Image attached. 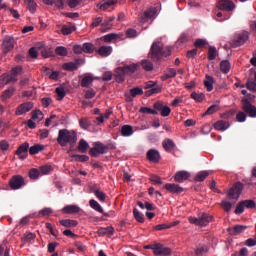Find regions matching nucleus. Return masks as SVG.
Segmentation results:
<instances>
[{"label": "nucleus", "mask_w": 256, "mask_h": 256, "mask_svg": "<svg viewBox=\"0 0 256 256\" xmlns=\"http://www.w3.org/2000/svg\"><path fill=\"white\" fill-rule=\"evenodd\" d=\"M57 143L61 147H75L77 143V132L68 129H61L58 132Z\"/></svg>", "instance_id": "nucleus-1"}, {"label": "nucleus", "mask_w": 256, "mask_h": 256, "mask_svg": "<svg viewBox=\"0 0 256 256\" xmlns=\"http://www.w3.org/2000/svg\"><path fill=\"white\" fill-rule=\"evenodd\" d=\"M152 61L159 62L163 57H169L171 55V49L164 47L161 42H153L149 52Z\"/></svg>", "instance_id": "nucleus-2"}, {"label": "nucleus", "mask_w": 256, "mask_h": 256, "mask_svg": "<svg viewBox=\"0 0 256 256\" xmlns=\"http://www.w3.org/2000/svg\"><path fill=\"white\" fill-rule=\"evenodd\" d=\"M107 151H109V147L101 142H95L94 147L89 150V155L91 157H99V155H105Z\"/></svg>", "instance_id": "nucleus-3"}, {"label": "nucleus", "mask_w": 256, "mask_h": 256, "mask_svg": "<svg viewBox=\"0 0 256 256\" xmlns=\"http://www.w3.org/2000/svg\"><path fill=\"white\" fill-rule=\"evenodd\" d=\"M245 185L241 182H236L228 191L229 199H239L243 193Z\"/></svg>", "instance_id": "nucleus-4"}, {"label": "nucleus", "mask_w": 256, "mask_h": 256, "mask_svg": "<svg viewBox=\"0 0 256 256\" xmlns=\"http://www.w3.org/2000/svg\"><path fill=\"white\" fill-rule=\"evenodd\" d=\"M9 187L12 189V191H17L21 189L22 187H25V178L21 175H14L9 180Z\"/></svg>", "instance_id": "nucleus-5"}, {"label": "nucleus", "mask_w": 256, "mask_h": 256, "mask_svg": "<svg viewBox=\"0 0 256 256\" xmlns=\"http://www.w3.org/2000/svg\"><path fill=\"white\" fill-rule=\"evenodd\" d=\"M249 41V33L248 32H242L236 35V37L232 40L231 46L236 48V47H241V45H245Z\"/></svg>", "instance_id": "nucleus-6"}, {"label": "nucleus", "mask_w": 256, "mask_h": 256, "mask_svg": "<svg viewBox=\"0 0 256 256\" xmlns=\"http://www.w3.org/2000/svg\"><path fill=\"white\" fill-rule=\"evenodd\" d=\"M242 109L250 117H256V107L247 98L242 99Z\"/></svg>", "instance_id": "nucleus-7"}, {"label": "nucleus", "mask_w": 256, "mask_h": 256, "mask_svg": "<svg viewBox=\"0 0 256 256\" xmlns=\"http://www.w3.org/2000/svg\"><path fill=\"white\" fill-rule=\"evenodd\" d=\"M15 47V39L11 36H6L2 43V51L7 55V53H10V51H13V48Z\"/></svg>", "instance_id": "nucleus-8"}, {"label": "nucleus", "mask_w": 256, "mask_h": 256, "mask_svg": "<svg viewBox=\"0 0 256 256\" xmlns=\"http://www.w3.org/2000/svg\"><path fill=\"white\" fill-rule=\"evenodd\" d=\"M171 248L163 246V244H154V255L156 256H169L171 255Z\"/></svg>", "instance_id": "nucleus-9"}, {"label": "nucleus", "mask_w": 256, "mask_h": 256, "mask_svg": "<svg viewBox=\"0 0 256 256\" xmlns=\"http://www.w3.org/2000/svg\"><path fill=\"white\" fill-rule=\"evenodd\" d=\"M217 8L220 11H233L235 9V3H233L231 0H220L217 3Z\"/></svg>", "instance_id": "nucleus-10"}, {"label": "nucleus", "mask_w": 256, "mask_h": 256, "mask_svg": "<svg viewBox=\"0 0 256 256\" xmlns=\"http://www.w3.org/2000/svg\"><path fill=\"white\" fill-rule=\"evenodd\" d=\"M153 107L156 109L157 113L160 111V115L162 117H169V115H171V108H169V106L163 105V103L159 101L154 103Z\"/></svg>", "instance_id": "nucleus-11"}, {"label": "nucleus", "mask_w": 256, "mask_h": 256, "mask_svg": "<svg viewBox=\"0 0 256 256\" xmlns=\"http://www.w3.org/2000/svg\"><path fill=\"white\" fill-rule=\"evenodd\" d=\"M28 153H29V144L27 142L21 144L16 150V155L18 159H21L22 161L24 159H27Z\"/></svg>", "instance_id": "nucleus-12"}, {"label": "nucleus", "mask_w": 256, "mask_h": 256, "mask_svg": "<svg viewBox=\"0 0 256 256\" xmlns=\"http://www.w3.org/2000/svg\"><path fill=\"white\" fill-rule=\"evenodd\" d=\"M146 157L150 163H159L161 161V154L156 149L148 150Z\"/></svg>", "instance_id": "nucleus-13"}, {"label": "nucleus", "mask_w": 256, "mask_h": 256, "mask_svg": "<svg viewBox=\"0 0 256 256\" xmlns=\"http://www.w3.org/2000/svg\"><path fill=\"white\" fill-rule=\"evenodd\" d=\"M164 189L168 191L169 193L177 194L183 193L184 189L183 187L179 186V184L175 183H167L164 185Z\"/></svg>", "instance_id": "nucleus-14"}, {"label": "nucleus", "mask_w": 256, "mask_h": 256, "mask_svg": "<svg viewBox=\"0 0 256 256\" xmlns=\"http://www.w3.org/2000/svg\"><path fill=\"white\" fill-rule=\"evenodd\" d=\"M33 109L32 102H25L18 106L16 109V115H25V113H29L30 110Z\"/></svg>", "instance_id": "nucleus-15"}, {"label": "nucleus", "mask_w": 256, "mask_h": 256, "mask_svg": "<svg viewBox=\"0 0 256 256\" xmlns=\"http://www.w3.org/2000/svg\"><path fill=\"white\" fill-rule=\"evenodd\" d=\"M248 228L249 226L246 225H235L232 228H228V232L232 236H237L241 235V233H245V231H247Z\"/></svg>", "instance_id": "nucleus-16"}, {"label": "nucleus", "mask_w": 256, "mask_h": 256, "mask_svg": "<svg viewBox=\"0 0 256 256\" xmlns=\"http://www.w3.org/2000/svg\"><path fill=\"white\" fill-rule=\"evenodd\" d=\"M89 205L91 209H93L94 211H97V213H101L102 215H104V217H109V213L103 210V207L101 206V204H99V202H97V200L91 199L89 201Z\"/></svg>", "instance_id": "nucleus-17"}, {"label": "nucleus", "mask_w": 256, "mask_h": 256, "mask_svg": "<svg viewBox=\"0 0 256 256\" xmlns=\"http://www.w3.org/2000/svg\"><path fill=\"white\" fill-rule=\"evenodd\" d=\"M191 177V174L185 170L182 171H178L175 176H174V181H176V183H183L185 181H187V179H189Z\"/></svg>", "instance_id": "nucleus-18"}, {"label": "nucleus", "mask_w": 256, "mask_h": 256, "mask_svg": "<svg viewBox=\"0 0 256 256\" xmlns=\"http://www.w3.org/2000/svg\"><path fill=\"white\" fill-rule=\"evenodd\" d=\"M125 75L127 74L125 73L123 67L116 68L114 73L116 83H123L125 81Z\"/></svg>", "instance_id": "nucleus-19"}, {"label": "nucleus", "mask_w": 256, "mask_h": 256, "mask_svg": "<svg viewBox=\"0 0 256 256\" xmlns=\"http://www.w3.org/2000/svg\"><path fill=\"white\" fill-rule=\"evenodd\" d=\"M96 53L100 55V57H109L113 53V47L111 46H101L96 50Z\"/></svg>", "instance_id": "nucleus-20"}, {"label": "nucleus", "mask_w": 256, "mask_h": 256, "mask_svg": "<svg viewBox=\"0 0 256 256\" xmlns=\"http://www.w3.org/2000/svg\"><path fill=\"white\" fill-rule=\"evenodd\" d=\"M200 227H207L213 221V216L207 213H202L199 215Z\"/></svg>", "instance_id": "nucleus-21"}, {"label": "nucleus", "mask_w": 256, "mask_h": 256, "mask_svg": "<svg viewBox=\"0 0 256 256\" xmlns=\"http://www.w3.org/2000/svg\"><path fill=\"white\" fill-rule=\"evenodd\" d=\"M113 21H115V16H110L106 20L102 21L101 32L106 33L107 31H110V29L113 28V25H111V22Z\"/></svg>", "instance_id": "nucleus-22"}, {"label": "nucleus", "mask_w": 256, "mask_h": 256, "mask_svg": "<svg viewBox=\"0 0 256 256\" xmlns=\"http://www.w3.org/2000/svg\"><path fill=\"white\" fill-rule=\"evenodd\" d=\"M157 13V8H149L143 15L139 18L142 23H145L148 19H151Z\"/></svg>", "instance_id": "nucleus-23"}, {"label": "nucleus", "mask_w": 256, "mask_h": 256, "mask_svg": "<svg viewBox=\"0 0 256 256\" xmlns=\"http://www.w3.org/2000/svg\"><path fill=\"white\" fill-rule=\"evenodd\" d=\"M79 211H81V208L77 205H67L62 209V213L66 215H75V213H79Z\"/></svg>", "instance_id": "nucleus-24"}, {"label": "nucleus", "mask_w": 256, "mask_h": 256, "mask_svg": "<svg viewBox=\"0 0 256 256\" xmlns=\"http://www.w3.org/2000/svg\"><path fill=\"white\" fill-rule=\"evenodd\" d=\"M120 133L122 137H131L135 131L133 130V126L131 125H123L120 129Z\"/></svg>", "instance_id": "nucleus-25"}, {"label": "nucleus", "mask_w": 256, "mask_h": 256, "mask_svg": "<svg viewBox=\"0 0 256 256\" xmlns=\"http://www.w3.org/2000/svg\"><path fill=\"white\" fill-rule=\"evenodd\" d=\"M228 127H230V124L225 120H219L214 123V129H216V131H227Z\"/></svg>", "instance_id": "nucleus-26"}, {"label": "nucleus", "mask_w": 256, "mask_h": 256, "mask_svg": "<svg viewBox=\"0 0 256 256\" xmlns=\"http://www.w3.org/2000/svg\"><path fill=\"white\" fill-rule=\"evenodd\" d=\"M162 146L163 149L167 152V153H171V151H173V149H175V142H173V140L167 138L162 142Z\"/></svg>", "instance_id": "nucleus-27"}, {"label": "nucleus", "mask_w": 256, "mask_h": 256, "mask_svg": "<svg viewBox=\"0 0 256 256\" xmlns=\"http://www.w3.org/2000/svg\"><path fill=\"white\" fill-rule=\"evenodd\" d=\"M115 3H117V0H103L100 4H98V7L101 9V11H107V9H109V7L112 5H115Z\"/></svg>", "instance_id": "nucleus-28"}, {"label": "nucleus", "mask_w": 256, "mask_h": 256, "mask_svg": "<svg viewBox=\"0 0 256 256\" xmlns=\"http://www.w3.org/2000/svg\"><path fill=\"white\" fill-rule=\"evenodd\" d=\"M92 193H94L95 197L100 201L101 203H105V199H107V194L103 192L101 189H93Z\"/></svg>", "instance_id": "nucleus-29"}, {"label": "nucleus", "mask_w": 256, "mask_h": 256, "mask_svg": "<svg viewBox=\"0 0 256 256\" xmlns=\"http://www.w3.org/2000/svg\"><path fill=\"white\" fill-rule=\"evenodd\" d=\"M138 68H139V65L137 64H129V65H124L122 67L126 75H133V73H135V71H137Z\"/></svg>", "instance_id": "nucleus-30"}, {"label": "nucleus", "mask_w": 256, "mask_h": 256, "mask_svg": "<svg viewBox=\"0 0 256 256\" xmlns=\"http://www.w3.org/2000/svg\"><path fill=\"white\" fill-rule=\"evenodd\" d=\"M220 71L224 73V75H227V73L231 71V63L229 62V60H222L220 62Z\"/></svg>", "instance_id": "nucleus-31"}, {"label": "nucleus", "mask_w": 256, "mask_h": 256, "mask_svg": "<svg viewBox=\"0 0 256 256\" xmlns=\"http://www.w3.org/2000/svg\"><path fill=\"white\" fill-rule=\"evenodd\" d=\"M207 177H209V171H207V170L200 171L196 174L194 181L201 183V182L205 181L207 179Z\"/></svg>", "instance_id": "nucleus-32"}, {"label": "nucleus", "mask_w": 256, "mask_h": 256, "mask_svg": "<svg viewBox=\"0 0 256 256\" xmlns=\"http://www.w3.org/2000/svg\"><path fill=\"white\" fill-rule=\"evenodd\" d=\"M60 225H62V227H77L79 222H77V220L63 219L60 220Z\"/></svg>", "instance_id": "nucleus-33"}, {"label": "nucleus", "mask_w": 256, "mask_h": 256, "mask_svg": "<svg viewBox=\"0 0 256 256\" xmlns=\"http://www.w3.org/2000/svg\"><path fill=\"white\" fill-rule=\"evenodd\" d=\"M117 39H121V35L115 34V33H110V34L103 36V41L105 43H111V41H117Z\"/></svg>", "instance_id": "nucleus-34"}, {"label": "nucleus", "mask_w": 256, "mask_h": 256, "mask_svg": "<svg viewBox=\"0 0 256 256\" xmlns=\"http://www.w3.org/2000/svg\"><path fill=\"white\" fill-rule=\"evenodd\" d=\"M13 93H15V88L13 87H10L7 90H5L1 95L2 101H7V99H11V97H13Z\"/></svg>", "instance_id": "nucleus-35"}, {"label": "nucleus", "mask_w": 256, "mask_h": 256, "mask_svg": "<svg viewBox=\"0 0 256 256\" xmlns=\"http://www.w3.org/2000/svg\"><path fill=\"white\" fill-rule=\"evenodd\" d=\"M24 2L32 14L37 11V2L35 0H24Z\"/></svg>", "instance_id": "nucleus-36"}, {"label": "nucleus", "mask_w": 256, "mask_h": 256, "mask_svg": "<svg viewBox=\"0 0 256 256\" xmlns=\"http://www.w3.org/2000/svg\"><path fill=\"white\" fill-rule=\"evenodd\" d=\"M190 97L191 99H194L196 103H203V101L205 100V94L203 93L192 92Z\"/></svg>", "instance_id": "nucleus-37"}, {"label": "nucleus", "mask_w": 256, "mask_h": 256, "mask_svg": "<svg viewBox=\"0 0 256 256\" xmlns=\"http://www.w3.org/2000/svg\"><path fill=\"white\" fill-rule=\"evenodd\" d=\"M28 149H29V153L31 155H37V153H39L40 151H43L45 149V146H43L41 144H35L34 146H32Z\"/></svg>", "instance_id": "nucleus-38"}, {"label": "nucleus", "mask_w": 256, "mask_h": 256, "mask_svg": "<svg viewBox=\"0 0 256 256\" xmlns=\"http://www.w3.org/2000/svg\"><path fill=\"white\" fill-rule=\"evenodd\" d=\"M55 53L60 57H67V55H69V51H67V48H65V46H57L55 48Z\"/></svg>", "instance_id": "nucleus-39"}, {"label": "nucleus", "mask_w": 256, "mask_h": 256, "mask_svg": "<svg viewBox=\"0 0 256 256\" xmlns=\"http://www.w3.org/2000/svg\"><path fill=\"white\" fill-rule=\"evenodd\" d=\"M87 149H89V143L81 139L78 144V151H80V153H87Z\"/></svg>", "instance_id": "nucleus-40"}, {"label": "nucleus", "mask_w": 256, "mask_h": 256, "mask_svg": "<svg viewBox=\"0 0 256 256\" xmlns=\"http://www.w3.org/2000/svg\"><path fill=\"white\" fill-rule=\"evenodd\" d=\"M35 233H27V234H24L23 237H22V243H31L32 241H35Z\"/></svg>", "instance_id": "nucleus-41"}, {"label": "nucleus", "mask_w": 256, "mask_h": 256, "mask_svg": "<svg viewBox=\"0 0 256 256\" xmlns=\"http://www.w3.org/2000/svg\"><path fill=\"white\" fill-rule=\"evenodd\" d=\"M133 215L138 223H145V216H143V214H141L137 208L133 209Z\"/></svg>", "instance_id": "nucleus-42"}, {"label": "nucleus", "mask_w": 256, "mask_h": 256, "mask_svg": "<svg viewBox=\"0 0 256 256\" xmlns=\"http://www.w3.org/2000/svg\"><path fill=\"white\" fill-rule=\"evenodd\" d=\"M204 86L209 92L213 89V76L206 75V79L204 80Z\"/></svg>", "instance_id": "nucleus-43"}, {"label": "nucleus", "mask_w": 256, "mask_h": 256, "mask_svg": "<svg viewBox=\"0 0 256 256\" xmlns=\"http://www.w3.org/2000/svg\"><path fill=\"white\" fill-rule=\"evenodd\" d=\"M63 69L65 71H77L78 66L75 62H67L63 64Z\"/></svg>", "instance_id": "nucleus-44"}, {"label": "nucleus", "mask_w": 256, "mask_h": 256, "mask_svg": "<svg viewBox=\"0 0 256 256\" xmlns=\"http://www.w3.org/2000/svg\"><path fill=\"white\" fill-rule=\"evenodd\" d=\"M216 57H217V48H215L214 46H210L208 50V60L215 61Z\"/></svg>", "instance_id": "nucleus-45"}, {"label": "nucleus", "mask_w": 256, "mask_h": 256, "mask_svg": "<svg viewBox=\"0 0 256 256\" xmlns=\"http://www.w3.org/2000/svg\"><path fill=\"white\" fill-rule=\"evenodd\" d=\"M55 93L58 95V101H63L67 95V92H65V88L63 87H57Z\"/></svg>", "instance_id": "nucleus-46"}, {"label": "nucleus", "mask_w": 256, "mask_h": 256, "mask_svg": "<svg viewBox=\"0 0 256 256\" xmlns=\"http://www.w3.org/2000/svg\"><path fill=\"white\" fill-rule=\"evenodd\" d=\"M161 93V86H153L152 89L145 92L146 97H151V95H157Z\"/></svg>", "instance_id": "nucleus-47"}, {"label": "nucleus", "mask_w": 256, "mask_h": 256, "mask_svg": "<svg viewBox=\"0 0 256 256\" xmlns=\"http://www.w3.org/2000/svg\"><path fill=\"white\" fill-rule=\"evenodd\" d=\"M30 179H33L34 181L39 179V175H41V172L37 168H32L29 170L28 173Z\"/></svg>", "instance_id": "nucleus-48"}, {"label": "nucleus", "mask_w": 256, "mask_h": 256, "mask_svg": "<svg viewBox=\"0 0 256 256\" xmlns=\"http://www.w3.org/2000/svg\"><path fill=\"white\" fill-rule=\"evenodd\" d=\"M82 49L84 53H93V51H95V45L86 42L82 45Z\"/></svg>", "instance_id": "nucleus-49"}, {"label": "nucleus", "mask_w": 256, "mask_h": 256, "mask_svg": "<svg viewBox=\"0 0 256 256\" xmlns=\"http://www.w3.org/2000/svg\"><path fill=\"white\" fill-rule=\"evenodd\" d=\"M141 65L144 71H153V62L149 60H142Z\"/></svg>", "instance_id": "nucleus-50"}, {"label": "nucleus", "mask_w": 256, "mask_h": 256, "mask_svg": "<svg viewBox=\"0 0 256 256\" xmlns=\"http://www.w3.org/2000/svg\"><path fill=\"white\" fill-rule=\"evenodd\" d=\"M177 225V222H174L172 224H158L155 226L156 231H163L165 229H171V227H175Z\"/></svg>", "instance_id": "nucleus-51"}, {"label": "nucleus", "mask_w": 256, "mask_h": 256, "mask_svg": "<svg viewBox=\"0 0 256 256\" xmlns=\"http://www.w3.org/2000/svg\"><path fill=\"white\" fill-rule=\"evenodd\" d=\"M140 113H147L148 115H158L157 109H151L149 107H141Z\"/></svg>", "instance_id": "nucleus-52"}, {"label": "nucleus", "mask_w": 256, "mask_h": 256, "mask_svg": "<svg viewBox=\"0 0 256 256\" xmlns=\"http://www.w3.org/2000/svg\"><path fill=\"white\" fill-rule=\"evenodd\" d=\"M4 85H9V74H2L0 76V89H3Z\"/></svg>", "instance_id": "nucleus-53"}, {"label": "nucleus", "mask_w": 256, "mask_h": 256, "mask_svg": "<svg viewBox=\"0 0 256 256\" xmlns=\"http://www.w3.org/2000/svg\"><path fill=\"white\" fill-rule=\"evenodd\" d=\"M93 83V78L91 76H85L81 81V87H89Z\"/></svg>", "instance_id": "nucleus-54"}, {"label": "nucleus", "mask_w": 256, "mask_h": 256, "mask_svg": "<svg viewBox=\"0 0 256 256\" xmlns=\"http://www.w3.org/2000/svg\"><path fill=\"white\" fill-rule=\"evenodd\" d=\"M217 111H219V106L216 104L211 105L206 112L204 113V115H213V113H217Z\"/></svg>", "instance_id": "nucleus-55"}, {"label": "nucleus", "mask_w": 256, "mask_h": 256, "mask_svg": "<svg viewBox=\"0 0 256 256\" xmlns=\"http://www.w3.org/2000/svg\"><path fill=\"white\" fill-rule=\"evenodd\" d=\"M130 95L131 97H137V95H143V89L139 87H135L130 89Z\"/></svg>", "instance_id": "nucleus-56"}, {"label": "nucleus", "mask_w": 256, "mask_h": 256, "mask_svg": "<svg viewBox=\"0 0 256 256\" xmlns=\"http://www.w3.org/2000/svg\"><path fill=\"white\" fill-rule=\"evenodd\" d=\"M51 171H53V167L51 165L46 164L40 167V173H42V175H48Z\"/></svg>", "instance_id": "nucleus-57"}, {"label": "nucleus", "mask_w": 256, "mask_h": 256, "mask_svg": "<svg viewBox=\"0 0 256 256\" xmlns=\"http://www.w3.org/2000/svg\"><path fill=\"white\" fill-rule=\"evenodd\" d=\"M209 251V248H207V246H200L196 249L195 254L197 256H203L205 255V253H207Z\"/></svg>", "instance_id": "nucleus-58"}, {"label": "nucleus", "mask_w": 256, "mask_h": 256, "mask_svg": "<svg viewBox=\"0 0 256 256\" xmlns=\"http://www.w3.org/2000/svg\"><path fill=\"white\" fill-rule=\"evenodd\" d=\"M243 211H245V204H243V201L239 202L236 206V209L234 211V213L236 215H241L243 213Z\"/></svg>", "instance_id": "nucleus-59"}, {"label": "nucleus", "mask_w": 256, "mask_h": 256, "mask_svg": "<svg viewBox=\"0 0 256 256\" xmlns=\"http://www.w3.org/2000/svg\"><path fill=\"white\" fill-rule=\"evenodd\" d=\"M99 25H103V17L94 18L91 27L92 29H95V27H99Z\"/></svg>", "instance_id": "nucleus-60"}, {"label": "nucleus", "mask_w": 256, "mask_h": 256, "mask_svg": "<svg viewBox=\"0 0 256 256\" xmlns=\"http://www.w3.org/2000/svg\"><path fill=\"white\" fill-rule=\"evenodd\" d=\"M222 208L224 209V211H226V213H229V211H231L233 204H231V202L229 201H225L223 200L221 202Z\"/></svg>", "instance_id": "nucleus-61"}, {"label": "nucleus", "mask_w": 256, "mask_h": 256, "mask_svg": "<svg viewBox=\"0 0 256 256\" xmlns=\"http://www.w3.org/2000/svg\"><path fill=\"white\" fill-rule=\"evenodd\" d=\"M150 181L152 182V185H162L163 182L161 181V177L157 175H152L150 177Z\"/></svg>", "instance_id": "nucleus-62"}, {"label": "nucleus", "mask_w": 256, "mask_h": 256, "mask_svg": "<svg viewBox=\"0 0 256 256\" xmlns=\"http://www.w3.org/2000/svg\"><path fill=\"white\" fill-rule=\"evenodd\" d=\"M242 203L246 209H255V201L253 200H243Z\"/></svg>", "instance_id": "nucleus-63"}, {"label": "nucleus", "mask_w": 256, "mask_h": 256, "mask_svg": "<svg viewBox=\"0 0 256 256\" xmlns=\"http://www.w3.org/2000/svg\"><path fill=\"white\" fill-rule=\"evenodd\" d=\"M248 91H252V93H256V83L255 81L249 80L246 84Z\"/></svg>", "instance_id": "nucleus-64"}]
</instances>
